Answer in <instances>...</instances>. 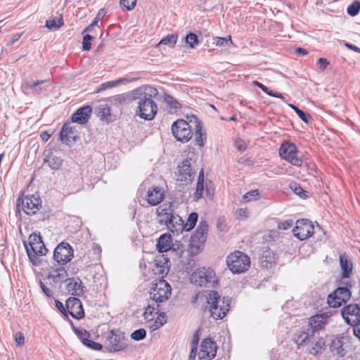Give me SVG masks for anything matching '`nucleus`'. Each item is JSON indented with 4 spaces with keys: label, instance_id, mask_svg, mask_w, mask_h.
Instances as JSON below:
<instances>
[{
    "label": "nucleus",
    "instance_id": "1",
    "mask_svg": "<svg viewBox=\"0 0 360 360\" xmlns=\"http://www.w3.org/2000/svg\"><path fill=\"white\" fill-rule=\"evenodd\" d=\"M198 300L206 301L209 304L211 316L215 319H222L229 311L231 299L229 297H224L221 299L220 295L216 290L199 291L195 294L191 302L196 303Z\"/></svg>",
    "mask_w": 360,
    "mask_h": 360
},
{
    "label": "nucleus",
    "instance_id": "2",
    "mask_svg": "<svg viewBox=\"0 0 360 360\" xmlns=\"http://www.w3.org/2000/svg\"><path fill=\"white\" fill-rule=\"evenodd\" d=\"M329 318L328 313L317 314L310 317L306 330L298 331L295 335V342L302 346L312 342L315 340L316 333L325 328Z\"/></svg>",
    "mask_w": 360,
    "mask_h": 360
},
{
    "label": "nucleus",
    "instance_id": "3",
    "mask_svg": "<svg viewBox=\"0 0 360 360\" xmlns=\"http://www.w3.org/2000/svg\"><path fill=\"white\" fill-rule=\"evenodd\" d=\"M335 283L338 288L327 297V303L332 308H338L349 301L352 297V288L355 285L353 280L336 279Z\"/></svg>",
    "mask_w": 360,
    "mask_h": 360
},
{
    "label": "nucleus",
    "instance_id": "4",
    "mask_svg": "<svg viewBox=\"0 0 360 360\" xmlns=\"http://www.w3.org/2000/svg\"><path fill=\"white\" fill-rule=\"evenodd\" d=\"M26 252L30 262L34 266H39L41 263L39 256H43L48 252L39 232L32 233L29 236V243L23 242Z\"/></svg>",
    "mask_w": 360,
    "mask_h": 360
},
{
    "label": "nucleus",
    "instance_id": "5",
    "mask_svg": "<svg viewBox=\"0 0 360 360\" xmlns=\"http://www.w3.org/2000/svg\"><path fill=\"white\" fill-rule=\"evenodd\" d=\"M208 228L207 221L202 219L189 240L188 252L191 255L195 256L203 250L207 238Z\"/></svg>",
    "mask_w": 360,
    "mask_h": 360
},
{
    "label": "nucleus",
    "instance_id": "6",
    "mask_svg": "<svg viewBox=\"0 0 360 360\" xmlns=\"http://www.w3.org/2000/svg\"><path fill=\"white\" fill-rule=\"evenodd\" d=\"M190 281L195 285L205 288H212L217 283L215 271L210 267L197 269L191 274Z\"/></svg>",
    "mask_w": 360,
    "mask_h": 360
},
{
    "label": "nucleus",
    "instance_id": "7",
    "mask_svg": "<svg viewBox=\"0 0 360 360\" xmlns=\"http://www.w3.org/2000/svg\"><path fill=\"white\" fill-rule=\"evenodd\" d=\"M137 96L139 98H135L132 96L134 101H136L137 104L135 115L144 120H153L158 112L156 103L153 99L148 98L146 96L143 98L139 96Z\"/></svg>",
    "mask_w": 360,
    "mask_h": 360
},
{
    "label": "nucleus",
    "instance_id": "8",
    "mask_svg": "<svg viewBox=\"0 0 360 360\" xmlns=\"http://www.w3.org/2000/svg\"><path fill=\"white\" fill-rule=\"evenodd\" d=\"M193 127V123L190 122L189 120L179 119L172 123L171 131L177 141L184 143L191 139L194 134Z\"/></svg>",
    "mask_w": 360,
    "mask_h": 360
},
{
    "label": "nucleus",
    "instance_id": "9",
    "mask_svg": "<svg viewBox=\"0 0 360 360\" xmlns=\"http://www.w3.org/2000/svg\"><path fill=\"white\" fill-rule=\"evenodd\" d=\"M226 264L233 274H240L246 271L250 266V257L240 251H235L226 258Z\"/></svg>",
    "mask_w": 360,
    "mask_h": 360
},
{
    "label": "nucleus",
    "instance_id": "10",
    "mask_svg": "<svg viewBox=\"0 0 360 360\" xmlns=\"http://www.w3.org/2000/svg\"><path fill=\"white\" fill-rule=\"evenodd\" d=\"M318 231L325 235V232L319 224L315 228L312 222L307 219H298L292 229L294 236L300 240L311 237L314 233H317Z\"/></svg>",
    "mask_w": 360,
    "mask_h": 360
},
{
    "label": "nucleus",
    "instance_id": "11",
    "mask_svg": "<svg viewBox=\"0 0 360 360\" xmlns=\"http://www.w3.org/2000/svg\"><path fill=\"white\" fill-rule=\"evenodd\" d=\"M17 209L22 207V211L27 215L35 214L41 207V200L38 194L26 195L17 199Z\"/></svg>",
    "mask_w": 360,
    "mask_h": 360
},
{
    "label": "nucleus",
    "instance_id": "12",
    "mask_svg": "<svg viewBox=\"0 0 360 360\" xmlns=\"http://www.w3.org/2000/svg\"><path fill=\"white\" fill-rule=\"evenodd\" d=\"M171 290L170 285L165 280L161 279L152 288L150 298L158 304L164 302L170 297Z\"/></svg>",
    "mask_w": 360,
    "mask_h": 360
},
{
    "label": "nucleus",
    "instance_id": "13",
    "mask_svg": "<svg viewBox=\"0 0 360 360\" xmlns=\"http://www.w3.org/2000/svg\"><path fill=\"white\" fill-rule=\"evenodd\" d=\"M279 155L282 159L294 166L300 167L302 165V160L297 157V146L292 143L283 142L280 146Z\"/></svg>",
    "mask_w": 360,
    "mask_h": 360
},
{
    "label": "nucleus",
    "instance_id": "14",
    "mask_svg": "<svg viewBox=\"0 0 360 360\" xmlns=\"http://www.w3.org/2000/svg\"><path fill=\"white\" fill-rule=\"evenodd\" d=\"M341 315L345 322L351 326H360V304H349L341 309Z\"/></svg>",
    "mask_w": 360,
    "mask_h": 360
},
{
    "label": "nucleus",
    "instance_id": "15",
    "mask_svg": "<svg viewBox=\"0 0 360 360\" xmlns=\"http://www.w3.org/2000/svg\"><path fill=\"white\" fill-rule=\"evenodd\" d=\"M107 340L110 342L111 346L108 350L110 352L123 351L127 347V345L124 342V340H125L124 334L120 329H112L107 337Z\"/></svg>",
    "mask_w": 360,
    "mask_h": 360
},
{
    "label": "nucleus",
    "instance_id": "16",
    "mask_svg": "<svg viewBox=\"0 0 360 360\" xmlns=\"http://www.w3.org/2000/svg\"><path fill=\"white\" fill-rule=\"evenodd\" d=\"M73 249L65 242L58 244L53 251V259L59 264H65L73 257Z\"/></svg>",
    "mask_w": 360,
    "mask_h": 360
},
{
    "label": "nucleus",
    "instance_id": "17",
    "mask_svg": "<svg viewBox=\"0 0 360 360\" xmlns=\"http://www.w3.org/2000/svg\"><path fill=\"white\" fill-rule=\"evenodd\" d=\"M217 351L216 342L210 338H205L200 344L198 359L200 360H211L215 357Z\"/></svg>",
    "mask_w": 360,
    "mask_h": 360
},
{
    "label": "nucleus",
    "instance_id": "18",
    "mask_svg": "<svg viewBox=\"0 0 360 360\" xmlns=\"http://www.w3.org/2000/svg\"><path fill=\"white\" fill-rule=\"evenodd\" d=\"M65 307L68 309V315L72 318L80 320L85 316L82 301L76 297H70L65 302Z\"/></svg>",
    "mask_w": 360,
    "mask_h": 360
},
{
    "label": "nucleus",
    "instance_id": "19",
    "mask_svg": "<svg viewBox=\"0 0 360 360\" xmlns=\"http://www.w3.org/2000/svg\"><path fill=\"white\" fill-rule=\"evenodd\" d=\"M191 159L189 158L184 160L180 165H178V178L177 180L183 184L187 185L192 182L193 179L194 172L191 169Z\"/></svg>",
    "mask_w": 360,
    "mask_h": 360
},
{
    "label": "nucleus",
    "instance_id": "20",
    "mask_svg": "<svg viewBox=\"0 0 360 360\" xmlns=\"http://www.w3.org/2000/svg\"><path fill=\"white\" fill-rule=\"evenodd\" d=\"M59 139L63 143L70 146L79 140L80 136L75 127L70 125V123H65L59 134Z\"/></svg>",
    "mask_w": 360,
    "mask_h": 360
},
{
    "label": "nucleus",
    "instance_id": "21",
    "mask_svg": "<svg viewBox=\"0 0 360 360\" xmlns=\"http://www.w3.org/2000/svg\"><path fill=\"white\" fill-rule=\"evenodd\" d=\"M186 119L193 123V129L195 134V142L199 146H203L206 139V134L202 132L203 124L202 121L195 115H187Z\"/></svg>",
    "mask_w": 360,
    "mask_h": 360
},
{
    "label": "nucleus",
    "instance_id": "22",
    "mask_svg": "<svg viewBox=\"0 0 360 360\" xmlns=\"http://www.w3.org/2000/svg\"><path fill=\"white\" fill-rule=\"evenodd\" d=\"M92 108L90 105H84L79 108L71 116L72 122L84 124L91 117Z\"/></svg>",
    "mask_w": 360,
    "mask_h": 360
},
{
    "label": "nucleus",
    "instance_id": "23",
    "mask_svg": "<svg viewBox=\"0 0 360 360\" xmlns=\"http://www.w3.org/2000/svg\"><path fill=\"white\" fill-rule=\"evenodd\" d=\"M68 282L66 289L70 294L74 296L81 297L84 292V285L79 277L66 278Z\"/></svg>",
    "mask_w": 360,
    "mask_h": 360
},
{
    "label": "nucleus",
    "instance_id": "24",
    "mask_svg": "<svg viewBox=\"0 0 360 360\" xmlns=\"http://www.w3.org/2000/svg\"><path fill=\"white\" fill-rule=\"evenodd\" d=\"M341 274L337 279L351 280L350 275L353 270V263L351 259L348 258L345 254H340L339 256Z\"/></svg>",
    "mask_w": 360,
    "mask_h": 360
},
{
    "label": "nucleus",
    "instance_id": "25",
    "mask_svg": "<svg viewBox=\"0 0 360 360\" xmlns=\"http://www.w3.org/2000/svg\"><path fill=\"white\" fill-rule=\"evenodd\" d=\"M158 94L156 88L148 85H142L133 89V96L135 98H139L137 96L143 97L146 96L148 98L153 99Z\"/></svg>",
    "mask_w": 360,
    "mask_h": 360
},
{
    "label": "nucleus",
    "instance_id": "26",
    "mask_svg": "<svg viewBox=\"0 0 360 360\" xmlns=\"http://www.w3.org/2000/svg\"><path fill=\"white\" fill-rule=\"evenodd\" d=\"M260 266L264 269H271L276 264L275 254L269 248L263 251L259 259Z\"/></svg>",
    "mask_w": 360,
    "mask_h": 360
},
{
    "label": "nucleus",
    "instance_id": "27",
    "mask_svg": "<svg viewBox=\"0 0 360 360\" xmlns=\"http://www.w3.org/2000/svg\"><path fill=\"white\" fill-rule=\"evenodd\" d=\"M164 198V193L161 189L155 186L153 189H149L147 194V202L152 206H155L160 204Z\"/></svg>",
    "mask_w": 360,
    "mask_h": 360
},
{
    "label": "nucleus",
    "instance_id": "28",
    "mask_svg": "<svg viewBox=\"0 0 360 360\" xmlns=\"http://www.w3.org/2000/svg\"><path fill=\"white\" fill-rule=\"evenodd\" d=\"M343 337L335 338L330 342L329 345V349L333 355H336L338 357L345 356L346 352L343 347Z\"/></svg>",
    "mask_w": 360,
    "mask_h": 360
},
{
    "label": "nucleus",
    "instance_id": "29",
    "mask_svg": "<svg viewBox=\"0 0 360 360\" xmlns=\"http://www.w3.org/2000/svg\"><path fill=\"white\" fill-rule=\"evenodd\" d=\"M172 245V236L169 233L162 234L157 240L156 249L160 253L168 251Z\"/></svg>",
    "mask_w": 360,
    "mask_h": 360
},
{
    "label": "nucleus",
    "instance_id": "30",
    "mask_svg": "<svg viewBox=\"0 0 360 360\" xmlns=\"http://www.w3.org/2000/svg\"><path fill=\"white\" fill-rule=\"evenodd\" d=\"M139 78H137V77H130V78L121 77L116 80H112V81L103 82L98 87V89L96 90V92L99 93V92L106 90L108 89L113 88L117 84H122L124 82H132L136 81Z\"/></svg>",
    "mask_w": 360,
    "mask_h": 360
},
{
    "label": "nucleus",
    "instance_id": "31",
    "mask_svg": "<svg viewBox=\"0 0 360 360\" xmlns=\"http://www.w3.org/2000/svg\"><path fill=\"white\" fill-rule=\"evenodd\" d=\"M173 215L174 218H172V221H170L168 229L170 231H172L174 234L176 233L178 235L179 233H181L184 231H185L184 220L180 216L175 213H174Z\"/></svg>",
    "mask_w": 360,
    "mask_h": 360
},
{
    "label": "nucleus",
    "instance_id": "32",
    "mask_svg": "<svg viewBox=\"0 0 360 360\" xmlns=\"http://www.w3.org/2000/svg\"><path fill=\"white\" fill-rule=\"evenodd\" d=\"M44 162L48 163L49 167L53 170H58L60 168L63 164V160L56 155H52L51 152L49 151L48 154L44 152Z\"/></svg>",
    "mask_w": 360,
    "mask_h": 360
},
{
    "label": "nucleus",
    "instance_id": "33",
    "mask_svg": "<svg viewBox=\"0 0 360 360\" xmlns=\"http://www.w3.org/2000/svg\"><path fill=\"white\" fill-rule=\"evenodd\" d=\"M164 102L167 104L170 112H176L178 110L181 109L182 104L170 94H165Z\"/></svg>",
    "mask_w": 360,
    "mask_h": 360
},
{
    "label": "nucleus",
    "instance_id": "34",
    "mask_svg": "<svg viewBox=\"0 0 360 360\" xmlns=\"http://www.w3.org/2000/svg\"><path fill=\"white\" fill-rule=\"evenodd\" d=\"M96 115L101 121L109 123L112 122L110 108L106 104H102L98 106L96 110Z\"/></svg>",
    "mask_w": 360,
    "mask_h": 360
},
{
    "label": "nucleus",
    "instance_id": "35",
    "mask_svg": "<svg viewBox=\"0 0 360 360\" xmlns=\"http://www.w3.org/2000/svg\"><path fill=\"white\" fill-rule=\"evenodd\" d=\"M51 269L53 272H56V274H49L47 276L48 279H51L55 283L65 281L64 279L68 276V274L64 267L60 266L56 269L51 267Z\"/></svg>",
    "mask_w": 360,
    "mask_h": 360
},
{
    "label": "nucleus",
    "instance_id": "36",
    "mask_svg": "<svg viewBox=\"0 0 360 360\" xmlns=\"http://www.w3.org/2000/svg\"><path fill=\"white\" fill-rule=\"evenodd\" d=\"M326 349V340L323 338H319L315 343L309 348V353L316 356L323 354Z\"/></svg>",
    "mask_w": 360,
    "mask_h": 360
},
{
    "label": "nucleus",
    "instance_id": "37",
    "mask_svg": "<svg viewBox=\"0 0 360 360\" xmlns=\"http://www.w3.org/2000/svg\"><path fill=\"white\" fill-rule=\"evenodd\" d=\"M46 80H37L36 82L30 80L27 81L22 84V89L24 91H28L29 90L33 89L36 94H41L44 90L41 87H37V86L44 83Z\"/></svg>",
    "mask_w": 360,
    "mask_h": 360
},
{
    "label": "nucleus",
    "instance_id": "38",
    "mask_svg": "<svg viewBox=\"0 0 360 360\" xmlns=\"http://www.w3.org/2000/svg\"><path fill=\"white\" fill-rule=\"evenodd\" d=\"M155 265L158 269V274L161 275L163 277V275L166 274L165 269L168 267V263L169 262V259L165 257L163 255L157 257L155 259Z\"/></svg>",
    "mask_w": 360,
    "mask_h": 360
},
{
    "label": "nucleus",
    "instance_id": "39",
    "mask_svg": "<svg viewBox=\"0 0 360 360\" xmlns=\"http://www.w3.org/2000/svg\"><path fill=\"white\" fill-rule=\"evenodd\" d=\"M160 304L158 303L148 304L145 308L143 313L144 319L147 321H151L154 319V314H158L160 311Z\"/></svg>",
    "mask_w": 360,
    "mask_h": 360
},
{
    "label": "nucleus",
    "instance_id": "40",
    "mask_svg": "<svg viewBox=\"0 0 360 360\" xmlns=\"http://www.w3.org/2000/svg\"><path fill=\"white\" fill-rule=\"evenodd\" d=\"M132 96H133V90L129 93L121 94H117V95L113 96L110 97L109 98V100L111 103L122 104V103H127V102L129 103V102L134 101V98H133Z\"/></svg>",
    "mask_w": 360,
    "mask_h": 360
},
{
    "label": "nucleus",
    "instance_id": "41",
    "mask_svg": "<svg viewBox=\"0 0 360 360\" xmlns=\"http://www.w3.org/2000/svg\"><path fill=\"white\" fill-rule=\"evenodd\" d=\"M64 25L63 15L60 14L58 18L49 19L46 21V27L49 30H56Z\"/></svg>",
    "mask_w": 360,
    "mask_h": 360
},
{
    "label": "nucleus",
    "instance_id": "42",
    "mask_svg": "<svg viewBox=\"0 0 360 360\" xmlns=\"http://www.w3.org/2000/svg\"><path fill=\"white\" fill-rule=\"evenodd\" d=\"M198 219V213L194 212H191L188 215L186 223L184 221V225L185 226V231H189L191 229H193L195 227V226L196 225Z\"/></svg>",
    "mask_w": 360,
    "mask_h": 360
},
{
    "label": "nucleus",
    "instance_id": "43",
    "mask_svg": "<svg viewBox=\"0 0 360 360\" xmlns=\"http://www.w3.org/2000/svg\"><path fill=\"white\" fill-rule=\"evenodd\" d=\"M213 40V44L220 47L230 46L233 44L231 35L225 37H216Z\"/></svg>",
    "mask_w": 360,
    "mask_h": 360
},
{
    "label": "nucleus",
    "instance_id": "44",
    "mask_svg": "<svg viewBox=\"0 0 360 360\" xmlns=\"http://www.w3.org/2000/svg\"><path fill=\"white\" fill-rule=\"evenodd\" d=\"M360 12V1L356 0L349 4L347 8V13L349 15L354 17Z\"/></svg>",
    "mask_w": 360,
    "mask_h": 360
},
{
    "label": "nucleus",
    "instance_id": "45",
    "mask_svg": "<svg viewBox=\"0 0 360 360\" xmlns=\"http://www.w3.org/2000/svg\"><path fill=\"white\" fill-rule=\"evenodd\" d=\"M290 188L293 191L294 193L300 196L302 199H306L309 197L308 192L304 191L300 184L293 183L290 185Z\"/></svg>",
    "mask_w": 360,
    "mask_h": 360
},
{
    "label": "nucleus",
    "instance_id": "46",
    "mask_svg": "<svg viewBox=\"0 0 360 360\" xmlns=\"http://www.w3.org/2000/svg\"><path fill=\"white\" fill-rule=\"evenodd\" d=\"M74 332L84 345L85 340H89V338L91 336L90 333L86 329L75 328Z\"/></svg>",
    "mask_w": 360,
    "mask_h": 360
},
{
    "label": "nucleus",
    "instance_id": "47",
    "mask_svg": "<svg viewBox=\"0 0 360 360\" xmlns=\"http://www.w3.org/2000/svg\"><path fill=\"white\" fill-rule=\"evenodd\" d=\"M185 41L188 46L191 49H194L196 45L199 44L198 36L193 32H189L186 35Z\"/></svg>",
    "mask_w": 360,
    "mask_h": 360
},
{
    "label": "nucleus",
    "instance_id": "48",
    "mask_svg": "<svg viewBox=\"0 0 360 360\" xmlns=\"http://www.w3.org/2000/svg\"><path fill=\"white\" fill-rule=\"evenodd\" d=\"M260 194L258 190H252L243 195L242 201L243 202H249L253 200H258Z\"/></svg>",
    "mask_w": 360,
    "mask_h": 360
},
{
    "label": "nucleus",
    "instance_id": "49",
    "mask_svg": "<svg viewBox=\"0 0 360 360\" xmlns=\"http://www.w3.org/2000/svg\"><path fill=\"white\" fill-rule=\"evenodd\" d=\"M177 38H178L177 34H167V36H165L160 40L159 44H165V45H168L170 46H174L175 45V44L176 43Z\"/></svg>",
    "mask_w": 360,
    "mask_h": 360
},
{
    "label": "nucleus",
    "instance_id": "50",
    "mask_svg": "<svg viewBox=\"0 0 360 360\" xmlns=\"http://www.w3.org/2000/svg\"><path fill=\"white\" fill-rule=\"evenodd\" d=\"M146 337V330L144 328L135 330L131 334V338L135 341H140Z\"/></svg>",
    "mask_w": 360,
    "mask_h": 360
},
{
    "label": "nucleus",
    "instance_id": "51",
    "mask_svg": "<svg viewBox=\"0 0 360 360\" xmlns=\"http://www.w3.org/2000/svg\"><path fill=\"white\" fill-rule=\"evenodd\" d=\"M137 0H120V5L123 10L129 11L134 8Z\"/></svg>",
    "mask_w": 360,
    "mask_h": 360
},
{
    "label": "nucleus",
    "instance_id": "52",
    "mask_svg": "<svg viewBox=\"0 0 360 360\" xmlns=\"http://www.w3.org/2000/svg\"><path fill=\"white\" fill-rule=\"evenodd\" d=\"M94 39V37L89 34H86L83 37L82 46V49L84 51H89L91 46V41Z\"/></svg>",
    "mask_w": 360,
    "mask_h": 360
},
{
    "label": "nucleus",
    "instance_id": "53",
    "mask_svg": "<svg viewBox=\"0 0 360 360\" xmlns=\"http://www.w3.org/2000/svg\"><path fill=\"white\" fill-rule=\"evenodd\" d=\"M174 213L172 212H165L162 217H159V224L160 225H165L167 229L169 226L170 221H172V218H174Z\"/></svg>",
    "mask_w": 360,
    "mask_h": 360
},
{
    "label": "nucleus",
    "instance_id": "54",
    "mask_svg": "<svg viewBox=\"0 0 360 360\" xmlns=\"http://www.w3.org/2000/svg\"><path fill=\"white\" fill-rule=\"evenodd\" d=\"M84 345L95 351H101L103 349V345L101 343L96 342L89 339V340H85Z\"/></svg>",
    "mask_w": 360,
    "mask_h": 360
},
{
    "label": "nucleus",
    "instance_id": "55",
    "mask_svg": "<svg viewBox=\"0 0 360 360\" xmlns=\"http://www.w3.org/2000/svg\"><path fill=\"white\" fill-rule=\"evenodd\" d=\"M55 306L58 310L63 315L64 319H68V309L66 307L63 306V304L58 300H55Z\"/></svg>",
    "mask_w": 360,
    "mask_h": 360
},
{
    "label": "nucleus",
    "instance_id": "56",
    "mask_svg": "<svg viewBox=\"0 0 360 360\" xmlns=\"http://www.w3.org/2000/svg\"><path fill=\"white\" fill-rule=\"evenodd\" d=\"M204 191V184L201 183H197L196 190L194 193L193 198L195 201H198L202 197V193Z\"/></svg>",
    "mask_w": 360,
    "mask_h": 360
},
{
    "label": "nucleus",
    "instance_id": "57",
    "mask_svg": "<svg viewBox=\"0 0 360 360\" xmlns=\"http://www.w3.org/2000/svg\"><path fill=\"white\" fill-rule=\"evenodd\" d=\"M166 314L165 312H160L159 314V316L156 319L155 321V328L154 329L158 328L163 326L166 323Z\"/></svg>",
    "mask_w": 360,
    "mask_h": 360
},
{
    "label": "nucleus",
    "instance_id": "58",
    "mask_svg": "<svg viewBox=\"0 0 360 360\" xmlns=\"http://www.w3.org/2000/svg\"><path fill=\"white\" fill-rule=\"evenodd\" d=\"M294 221L292 219H287L284 221L280 222L278 224V228L282 230H287L293 226Z\"/></svg>",
    "mask_w": 360,
    "mask_h": 360
},
{
    "label": "nucleus",
    "instance_id": "59",
    "mask_svg": "<svg viewBox=\"0 0 360 360\" xmlns=\"http://www.w3.org/2000/svg\"><path fill=\"white\" fill-rule=\"evenodd\" d=\"M297 116L306 124H309V122L312 120L310 114L303 111L302 110L298 112Z\"/></svg>",
    "mask_w": 360,
    "mask_h": 360
},
{
    "label": "nucleus",
    "instance_id": "60",
    "mask_svg": "<svg viewBox=\"0 0 360 360\" xmlns=\"http://www.w3.org/2000/svg\"><path fill=\"white\" fill-rule=\"evenodd\" d=\"M100 12H101V11H98L97 15L94 19L93 22L83 30L82 34H84L85 32H91L92 30V29L96 25H97L98 20L100 19Z\"/></svg>",
    "mask_w": 360,
    "mask_h": 360
},
{
    "label": "nucleus",
    "instance_id": "61",
    "mask_svg": "<svg viewBox=\"0 0 360 360\" xmlns=\"http://www.w3.org/2000/svg\"><path fill=\"white\" fill-rule=\"evenodd\" d=\"M15 341L17 346L20 347L23 345L25 343L24 335L20 332H17L15 334Z\"/></svg>",
    "mask_w": 360,
    "mask_h": 360
},
{
    "label": "nucleus",
    "instance_id": "62",
    "mask_svg": "<svg viewBox=\"0 0 360 360\" xmlns=\"http://www.w3.org/2000/svg\"><path fill=\"white\" fill-rule=\"evenodd\" d=\"M316 64L321 70H325L329 65V62L326 58H320L318 59Z\"/></svg>",
    "mask_w": 360,
    "mask_h": 360
},
{
    "label": "nucleus",
    "instance_id": "63",
    "mask_svg": "<svg viewBox=\"0 0 360 360\" xmlns=\"http://www.w3.org/2000/svg\"><path fill=\"white\" fill-rule=\"evenodd\" d=\"M39 285L42 290V292L45 294L48 297H51L53 296V292L50 290L46 285L41 281H39Z\"/></svg>",
    "mask_w": 360,
    "mask_h": 360
},
{
    "label": "nucleus",
    "instance_id": "64",
    "mask_svg": "<svg viewBox=\"0 0 360 360\" xmlns=\"http://www.w3.org/2000/svg\"><path fill=\"white\" fill-rule=\"evenodd\" d=\"M199 339H200V338H199V330H198L195 331V333H194V335L193 336V338H192V340L191 342V348L198 349Z\"/></svg>",
    "mask_w": 360,
    "mask_h": 360
}]
</instances>
